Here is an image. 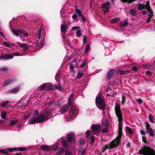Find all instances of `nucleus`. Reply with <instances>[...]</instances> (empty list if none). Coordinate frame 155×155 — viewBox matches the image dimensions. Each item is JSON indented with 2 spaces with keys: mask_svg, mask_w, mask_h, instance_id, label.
<instances>
[{
  "mask_svg": "<svg viewBox=\"0 0 155 155\" xmlns=\"http://www.w3.org/2000/svg\"><path fill=\"white\" fill-rule=\"evenodd\" d=\"M9 102V101H3L1 103V105L3 107L8 106V104Z\"/></svg>",
  "mask_w": 155,
  "mask_h": 155,
  "instance_id": "cd10ccee",
  "label": "nucleus"
},
{
  "mask_svg": "<svg viewBox=\"0 0 155 155\" xmlns=\"http://www.w3.org/2000/svg\"><path fill=\"white\" fill-rule=\"evenodd\" d=\"M136 0H121V1L123 2H127L128 3H131L135 1ZM111 1L113 2H114V0H111Z\"/></svg>",
  "mask_w": 155,
  "mask_h": 155,
  "instance_id": "5701e85b",
  "label": "nucleus"
},
{
  "mask_svg": "<svg viewBox=\"0 0 155 155\" xmlns=\"http://www.w3.org/2000/svg\"><path fill=\"white\" fill-rule=\"evenodd\" d=\"M90 48V46L88 44H87L85 46V51L86 53H87L89 51Z\"/></svg>",
  "mask_w": 155,
  "mask_h": 155,
  "instance_id": "f704fd0d",
  "label": "nucleus"
},
{
  "mask_svg": "<svg viewBox=\"0 0 155 155\" xmlns=\"http://www.w3.org/2000/svg\"><path fill=\"white\" fill-rule=\"evenodd\" d=\"M77 13L78 14L79 16L82 17V12L79 9L76 10Z\"/></svg>",
  "mask_w": 155,
  "mask_h": 155,
  "instance_id": "a19ab883",
  "label": "nucleus"
},
{
  "mask_svg": "<svg viewBox=\"0 0 155 155\" xmlns=\"http://www.w3.org/2000/svg\"><path fill=\"white\" fill-rule=\"evenodd\" d=\"M149 119L150 121L151 122H153V116L151 114H149Z\"/></svg>",
  "mask_w": 155,
  "mask_h": 155,
  "instance_id": "37998d69",
  "label": "nucleus"
},
{
  "mask_svg": "<svg viewBox=\"0 0 155 155\" xmlns=\"http://www.w3.org/2000/svg\"><path fill=\"white\" fill-rule=\"evenodd\" d=\"M80 28V27H78V26H74V27H73L72 28V30H76L77 29H78Z\"/></svg>",
  "mask_w": 155,
  "mask_h": 155,
  "instance_id": "3c124183",
  "label": "nucleus"
},
{
  "mask_svg": "<svg viewBox=\"0 0 155 155\" xmlns=\"http://www.w3.org/2000/svg\"><path fill=\"white\" fill-rule=\"evenodd\" d=\"M38 114V111L37 110H35L34 111V112L33 113V114L35 115H37Z\"/></svg>",
  "mask_w": 155,
  "mask_h": 155,
  "instance_id": "69168bd1",
  "label": "nucleus"
},
{
  "mask_svg": "<svg viewBox=\"0 0 155 155\" xmlns=\"http://www.w3.org/2000/svg\"><path fill=\"white\" fill-rule=\"evenodd\" d=\"M7 70V68L4 67H2L0 68V70L2 71H5Z\"/></svg>",
  "mask_w": 155,
  "mask_h": 155,
  "instance_id": "052dcab7",
  "label": "nucleus"
},
{
  "mask_svg": "<svg viewBox=\"0 0 155 155\" xmlns=\"http://www.w3.org/2000/svg\"><path fill=\"white\" fill-rule=\"evenodd\" d=\"M62 144L63 146L65 147H68V145L66 141L65 140H63L62 141Z\"/></svg>",
  "mask_w": 155,
  "mask_h": 155,
  "instance_id": "e433bc0d",
  "label": "nucleus"
},
{
  "mask_svg": "<svg viewBox=\"0 0 155 155\" xmlns=\"http://www.w3.org/2000/svg\"><path fill=\"white\" fill-rule=\"evenodd\" d=\"M69 108V106L67 105H64L62 106L59 111V114H63L66 112H67Z\"/></svg>",
  "mask_w": 155,
  "mask_h": 155,
  "instance_id": "1a4fd4ad",
  "label": "nucleus"
},
{
  "mask_svg": "<svg viewBox=\"0 0 155 155\" xmlns=\"http://www.w3.org/2000/svg\"><path fill=\"white\" fill-rule=\"evenodd\" d=\"M137 101H138V103L140 104H142V100L140 98H139L138 99Z\"/></svg>",
  "mask_w": 155,
  "mask_h": 155,
  "instance_id": "680f3d73",
  "label": "nucleus"
},
{
  "mask_svg": "<svg viewBox=\"0 0 155 155\" xmlns=\"http://www.w3.org/2000/svg\"><path fill=\"white\" fill-rule=\"evenodd\" d=\"M26 148L23 147H20L18 148H9L7 150L6 149H0V152L3 153L8 154V152L7 151L13 152L15 151H23L26 150Z\"/></svg>",
  "mask_w": 155,
  "mask_h": 155,
  "instance_id": "39448f33",
  "label": "nucleus"
},
{
  "mask_svg": "<svg viewBox=\"0 0 155 155\" xmlns=\"http://www.w3.org/2000/svg\"><path fill=\"white\" fill-rule=\"evenodd\" d=\"M65 155H72L71 152L69 150H66L65 151Z\"/></svg>",
  "mask_w": 155,
  "mask_h": 155,
  "instance_id": "49530a36",
  "label": "nucleus"
},
{
  "mask_svg": "<svg viewBox=\"0 0 155 155\" xmlns=\"http://www.w3.org/2000/svg\"><path fill=\"white\" fill-rule=\"evenodd\" d=\"M55 87L57 89L61 91H63L65 89L64 87H63L59 84L55 86Z\"/></svg>",
  "mask_w": 155,
  "mask_h": 155,
  "instance_id": "412c9836",
  "label": "nucleus"
},
{
  "mask_svg": "<svg viewBox=\"0 0 155 155\" xmlns=\"http://www.w3.org/2000/svg\"><path fill=\"white\" fill-rule=\"evenodd\" d=\"M11 31H12V33L15 35L16 36H18L19 35L18 34L16 31L14 29H11Z\"/></svg>",
  "mask_w": 155,
  "mask_h": 155,
  "instance_id": "473e14b6",
  "label": "nucleus"
},
{
  "mask_svg": "<svg viewBox=\"0 0 155 155\" xmlns=\"http://www.w3.org/2000/svg\"><path fill=\"white\" fill-rule=\"evenodd\" d=\"M3 43L5 46L8 47H11L13 46V45L12 44H10L8 41L4 42Z\"/></svg>",
  "mask_w": 155,
  "mask_h": 155,
  "instance_id": "a878e982",
  "label": "nucleus"
},
{
  "mask_svg": "<svg viewBox=\"0 0 155 155\" xmlns=\"http://www.w3.org/2000/svg\"><path fill=\"white\" fill-rule=\"evenodd\" d=\"M110 7V4L108 2L102 4V7L105 13L107 12Z\"/></svg>",
  "mask_w": 155,
  "mask_h": 155,
  "instance_id": "0eeeda50",
  "label": "nucleus"
},
{
  "mask_svg": "<svg viewBox=\"0 0 155 155\" xmlns=\"http://www.w3.org/2000/svg\"><path fill=\"white\" fill-rule=\"evenodd\" d=\"M77 17V15L76 14H75L74 15H73L72 16V17L73 19H74L76 18Z\"/></svg>",
  "mask_w": 155,
  "mask_h": 155,
  "instance_id": "e2e57ef3",
  "label": "nucleus"
},
{
  "mask_svg": "<svg viewBox=\"0 0 155 155\" xmlns=\"http://www.w3.org/2000/svg\"><path fill=\"white\" fill-rule=\"evenodd\" d=\"M44 28L42 26H41L37 31V34H41V32L43 30Z\"/></svg>",
  "mask_w": 155,
  "mask_h": 155,
  "instance_id": "72a5a7b5",
  "label": "nucleus"
},
{
  "mask_svg": "<svg viewBox=\"0 0 155 155\" xmlns=\"http://www.w3.org/2000/svg\"><path fill=\"white\" fill-rule=\"evenodd\" d=\"M92 134V132H90L89 130L87 131L86 132V137L88 138L89 136L90 135Z\"/></svg>",
  "mask_w": 155,
  "mask_h": 155,
  "instance_id": "c03bdc74",
  "label": "nucleus"
},
{
  "mask_svg": "<svg viewBox=\"0 0 155 155\" xmlns=\"http://www.w3.org/2000/svg\"><path fill=\"white\" fill-rule=\"evenodd\" d=\"M68 27H67L66 25L65 24H62L61 25V31L62 33V38H64L63 36V34H64L65 33L66 31L68 29Z\"/></svg>",
  "mask_w": 155,
  "mask_h": 155,
  "instance_id": "f8f14e48",
  "label": "nucleus"
},
{
  "mask_svg": "<svg viewBox=\"0 0 155 155\" xmlns=\"http://www.w3.org/2000/svg\"><path fill=\"white\" fill-rule=\"evenodd\" d=\"M2 59L5 60H7L12 59L13 58V56L11 54H7L1 56Z\"/></svg>",
  "mask_w": 155,
  "mask_h": 155,
  "instance_id": "9b49d317",
  "label": "nucleus"
},
{
  "mask_svg": "<svg viewBox=\"0 0 155 155\" xmlns=\"http://www.w3.org/2000/svg\"><path fill=\"white\" fill-rule=\"evenodd\" d=\"M82 75V73H78L77 75V78L78 79H80Z\"/></svg>",
  "mask_w": 155,
  "mask_h": 155,
  "instance_id": "de8ad7c7",
  "label": "nucleus"
},
{
  "mask_svg": "<svg viewBox=\"0 0 155 155\" xmlns=\"http://www.w3.org/2000/svg\"><path fill=\"white\" fill-rule=\"evenodd\" d=\"M17 31L19 32L21 34H22L25 32L24 30L21 28H18L17 29Z\"/></svg>",
  "mask_w": 155,
  "mask_h": 155,
  "instance_id": "79ce46f5",
  "label": "nucleus"
},
{
  "mask_svg": "<svg viewBox=\"0 0 155 155\" xmlns=\"http://www.w3.org/2000/svg\"><path fill=\"white\" fill-rule=\"evenodd\" d=\"M148 132H149L150 135L151 137H153L155 135L154 132L151 128L147 130V133H148Z\"/></svg>",
  "mask_w": 155,
  "mask_h": 155,
  "instance_id": "6ab92c4d",
  "label": "nucleus"
},
{
  "mask_svg": "<svg viewBox=\"0 0 155 155\" xmlns=\"http://www.w3.org/2000/svg\"><path fill=\"white\" fill-rule=\"evenodd\" d=\"M150 125L148 123L146 125V128L147 130H149V129L151 128L150 127Z\"/></svg>",
  "mask_w": 155,
  "mask_h": 155,
  "instance_id": "603ef678",
  "label": "nucleus"
},
{
  "mask_svg": "<svg viewBox=\"0 0 155 155\" xmlns=\"http://www.w3.org/2000/svg\"><path fill=\"white\" fill-rule=\"evenodd\" d=\"M146 4L145 5H143L142 4H139L137 6V8L139 10H142L144 9L146 7Z\"/></svg>",
  "mask_w": 155,
  "mask_h": 155,
  "instance_id": "aec40b11",
  "label": "nucleus"
},
{
  "mask_svg": "<svg viewBox=\"0 0 155 155\" xmlns=\"http://www.w3.org/2000/svg\"><path fill=\"white\" fill-rule=\"evenodd\" d=\"M114 70H110L108 72L107 74V78L108 79H110L114 74Z\"/></svg>",
  "mask_w": 155,
  "mask_h": 155,
  "instance_id": "2eb2a0df",
  "label": "nucleus"
},
{
  "mask_svg": "<svg viewBox=\"0 0 155 155\" xmlns=\"http://www.w3.org/2000/svg\"><path fill=\"white\" fill-rule=\"evenodd\" d=\"M12 81V80L10 79H8L5 81L3 84V86H6L11 83Z\"/></svg>",
  "mask_w": 155,
  "mask_h": 155,
  "instance_id": "b1692460",
  "label": "nucleus"
},
{
  "mask_svg": "<svg viewBox=\"0 0 155 155\" xmlns=\"http://www.w3.org/2000/svg\"><path fill=\"white\" fill-rule=\"evenodd\" d=\"M48 85L47 84H44L38 87L37 89L38 91H41L47 88Z\"/></svg>",
  "mask_w": 155,
  "mask_h": 155,
  "instance_id": "4468645a",
  "label": "nucleus"
},
{
  "mask_svg": "<svg viewBox=\"0 0 155 155\" xmlns=\"http://www.w3.org/2000/svg\"><path fill=\"white\" fill-rule=\"evenodd\" d=\"M6 113L5 112H3L2 113L1 117L2 118L5 119L6 117Z\"/></svg>",
  "mask_w": 155,
  "mask_h": 155,
  "instance_id": "ea45409f",
  "label": "nucleus"
},
{
  "mask_svg": "<svg viewBox=\"0 0 155 155\" xmlns=\"http://www.w3.org/2000/svg\"><path fill=\"white\" fill-rule=\"evenodd\" d=\"M128 24L127 21V19L125 20L123 24V25L124 26H127Z\"/></svg>",
  "mask_w": 155,
  "mask_h": 155,
  "instance_id": "864d4df0",
  "label": "nucleus"
},
{
  "mask_svg": "<svg viewBox=\"0 0 155 155\" xmlns=\"http://www.w3.org/2000/svg\"><path fill=\"white\" fill-rule=\"evenodd\" d=\"M126 130L130 134H131L133 133V131L129 127H127V128Z\"/></svg>",
  "mask_w": 155,
  "mask_h": 155,
  "instance_id": "09e8293b",
  "label": "nucleus"
},
{
  "mask_svg": "<svg viewBox=\"0 0 155 155\" xmlns=\"http://www.w3.org/2000/svg\"><path fill=\"white\" fill-rule=\"evenodd\" d=\"M86 150L80 148L79 149L78 153L80 155H84L86 153Z\"/></svg>",
  "mask_w": 155,
  "mask_h": 155,
  "instance_id": "a211bd4d",
  "label": "nucleus"
},
{
  "mask_svg": "<svg viewBox=\"0 0 155 155\" xmlns=\"http://www.w3.org/2000/svg\"><path fill=\"white\" fill-rule=\"evenodd\" d=\"M122 104H124V103L125 102V98L124 94L122 95Z\"/></svg>",
  "mask_w": 155,
  "mask_h": 155,
  "instance_id": "a18cd8bd",
  "label": "nucleus"
},
{
  "mask_svg": "<svg viewBox=\"0 0 155 155\" xmlns=\"http://www.w3.org/2000/svg\"><path fill=\"white\" fill-rule=\"evenodd\" d=\"M107 128L108 127H106V128L103 129L102 130V132L104 133H105L107 132L108 130Z\"/></svg>",
  "mask_w": 155,
  "mask_h": 155,
  "instance_id": "8fccbe9b",
  "label": "nucleus"
},
{
  "mask_svg": "<svg viewBox=\"0 0 155 155\" xmlns=\"http://www.w3.org/2000/svg\"><path fill=\"white\" fill-rule=\"evenodd\" d=\"M140 133L142 135H145L146 134L145 131L143 130H140Z\"/></svg>",
  "mask_w": 155,
  "mask_h": 155,
  "instance_id": "6e6d98bb",
  "label": "nucleus"
},
{
  "mask_svg": "<svg viewBox=\"0 0 155 155\" xmlns=\"http://www.w3.org/2000/svg\"><path fill=\"white\" fill-rule=\"evenodd\" d=\"M70 69L71 70H72L74 68V66H73V64H70Z\"/></svg>",
  "mask_w": 155,
  "mask_h": 155,
  "instance_id": "338daca9",
  "label": "nucleus"
},
{
  "mask_svg": "<svg viewBox=\"0 0 155 155\" xmlns=\"http://www.w3.org/2000/svg\"><path fill=\"white\" fill-rule=\"evenodd\" d=\"M17 43L19 46L22 48V50L25 51H26L29 48L28 45L26 44L21 43L20 42H18Z\"/></svg>",
  "mask_w": 155,
  "mask_h": 155,
  "instance_id": "9d476101",
  "label": "nucleus"
},
{
  "mask_svg": "<svg viewBox=\"0 0 155 155\" xmlns=\"http://www.w3.org/2000/svg\"><path fill=\"white\" fill-rule=\"evenodd\" d=\"M25 54H22V53L21 54V53H19L17 52H15L13 53L12 55L13 56V57H14V56H22V55H24Z\"/></svg>",
  "mask_w": 155,
  "mask_h": 155,
  "instance_id": "c756f323",
  "label": "nucleus"
},
{
  "mask_svg": "<svg viewBox=\"0 0 155 155\" xmlns=\"http://www.w3.org/2000/svg\"><path fill=\"white\" fill-rule=\"evenodd\" d=\"M146 9L147 10L149 13V17L148 19V21H150V19L151 18V15L153 13L151 9L149 3L148 2H147V3L146 4Z\"/></svg>",
  "mask_w": 155,
  "mask_h": 155,
  "instance_id": "423d86ee",
  "label": "nucleus"
},
{
  "mask_svg": "<svg viewBox=\"0 0 155 155\" xmlns=\"http://www.w3.org/2000/svg\"><path fill=\"white\" fill-rule=\"evenodd\" d=\"M94 133L98 135L99 132L101 129V127L98 125H93L91 127Z\"/></svg>",
  "mask_w": 155,
  "mask_h": 155,
  "instance_id": "6e6552de",
  "label": "nucleus"
},
{
  "mask_svg": "<svg viewBox=\"0 0 155 155\" xmlns=\"http://www.w3.org/2000/svg\"><path fill=\"white\" fill-rule=\"evenodd\" d=\"M74 96V93H71L68 99V103L70 104H71L72 102L73 97Z\"/></svg>",
  "mask_w": 155,
  "mask_h": 155,
  "instance_id": "f3484780",
  "label": "nucleus"
},
{
  "mask_svg": "<svg viewBox=\"0 0 155 155\" xmlns=\"http://www.w3.org/2000/svg\"><path fill=\"white\" fill-rule=\"evenodd\" d=\"M74 138V135L72 133H70L67 135V140L69 142H71L73 140Z\"/></svg>",
  "mask_w": 155,
  "mask_h": 155,
  "instance_id": "ddd939ff",
  "label": "nucleus"
},
{
  "mask_svg": "<svg viewBox=\"0 0 155 155\" xmlns=\"http://www.w3.org/2000/svg\"><path fill=\"white\" fill-rule=\"evenodd\" d=\"M94 136H91V142L90 144H91L93 143L94 142Z\"/></svg>",
  "mask_w": 155,
  "mask_h": 155,
  "instance_id": "58836bf2",
  "label": "nucleus"
},
{
  "mask_svg": "<svg viewBox=\"0 0 155 155\" xmlns=\"http://www.w3.org/2000/svg\"><path fill=\"white\" fill-rule=\"evenodd\" d=\"M139 153L143 155H155V151L150 147H144L139 151Z\"/></svg>",
  "mask_w": 155,
  "mask_h": 155,
  "instance_id": "20e7f679",
  "label": "nucleus"
},
{
  "mask_svg": "<svg viewBox=\"0 0 155 155\" xmlns=\"http://www.w3.org/2000/svg\"><path fill=\"white\" fill-rule=\"evenodd\" d=\"M120 20V18L118 17L114 18L112 19L110 21L111 23H114Z\"/></svg>",
  "mask_w": 155,
  "mask_h": 155,
  "instance_id": "c85d7f7f",
  "label": "nucleus"
},
{
  "mask_svg": "<svg viewBox=\"0 0 155 155\" xmlns=\"http://www.w3.org/2000/svg\"><path fill=\"white\" fill-rule=\"evenodd\" d=\"M20 89V88L19 87H16L15 88H14L12 89L10 91L11 92H12L13 93H17L19 91Z\"/></svg>",
  "mask_w": 155,
  "mask_h": 155,
  "instance_id": "4be33fe9",
  "label": "nucleus"
},
{
  "mask_svg": "<svg viewBox=\"0 0 155 155\" xmlns=\"http://www.w3.org/2000/svg\"><path fill=\"white\" fill-rule=\"evenodd\" d=\"M146 74L147 75H150L151 74V72L150 71H147L146 72Z\"/></svg>",
  "mask_w": 155,
  "mask_h": 155,
  "instance_id": "0e129e2a",
  "label": "nucleus"
},
{
  "mask_svg": "<svg viewBox=\"0 0 155 155\" xmlns=\"http://www.w3.org/2000/svg\"><path fill=\"white\" fill-rule=\"evenodd\" d=\"M53 110L51 111L47 109L41 114L38 116L37 117L31 118L28 121L29 124H34L36 123H39L45 121L50 118V116L52 115V112Z\"/></svg>",
  "mask_w": 155,
  "mask_h": 155,
  "instance_id": "f03ea898",
  "label": "nucleus"
},
{
  "mask_svg": "<svg viewBox=\"0 0 155 155\" xmlns=\"http://www.w3.org/2000/svg\"><path fill=\"white\" fill-rule=\"evenodd\" d=\"M115 110L116 115L117 117L119 122V130L118 131V135L117 137L113 141L110 142L108 145H106L105 147L103 148L102 150L104 152L107 149L109 148L112 149L114 147H117L120 141L122 136V125L123 118L122 114L121 111L120 104L118 103H116L115 104Z\"/></svg>",
  "mask_w": 155,
  "mask_h": 155,
  "instance_id": "f257e3e1",
  "label": "nucleus"
},
{
  "mask_svg": "<svg viewBox=\"0 0 155 155\" xmlns=\"http://www.w3.org/2000/svg\"><path fill=\"white\" fill-rule=\"evenodd\" d=\"M18 120L17 119H15L13 120H12L10 121V126H13L17 122Z\"/></svg>",
  "mask_w": 155,
  "mask_h": 155,
  "instance_id": "393cba45",
  "label": "nucleus"
},
{
  "mask_svg": "<svg viewBox=\"0 0 155 155\" xmlns=\"http://www.w3.org/2000/svg\"><path fill=\"white\" fill-rule=\"evenodd\" d=\"M41 148L42 150L46 151L49 150L51 149L50 146L47 145H42Z\"/></svg>",
  "mask_w": 155,
  "mask_h": 155,
  "instance_id": "dca6fc26",
  "label": "nucleus"
},
{
  "mask_svg": "<svg viewBox=\"0 0 155 155\" xmlns=\"http://www.w3.org/2000/svg\"><path fill=\"white\" fill-rule=\"evenodd\" d=\"M127 72H129V71H120V74H124Z\"/></svg>",
  "mask_w": 155,
  "mask_h": 155,
  "instance_id": "13d9d810",
  "label": "nucleus"
},
{
  "mask_svg": "<svg viewBox=\"0 0 155 155\" xmlns=\"http://www.w3.org/2000/svg\"><path fill=\"white\" fill-rule=\"evenodd\" d=\"M132 69L133 71L136 70L137 69V67L136 66H134L133 67Z\"/></svg>",
  "mask_w": 155,
  "mask_h": 155,
  "instance_id": "774afa93",
  "label": "nucleus"
},
{
  "mask_svg": "<svg viewBox=\"0 0 155 155\" xmlns=\"http://www.w3.org/2000/svg\"><path fill=\"white\" fill-rule=\"evenodd\" d=\"M48 88L49 90H54V87H53L51 85H49L48 87Z\"/></svg>",
  "mask_w": 155,
  "mask_h": 155,
  "instance_id": "bf43d9fd",
  "label": "nucleus"
},
{
  "mask_svg": "<svg viewBox=\"0 0 155 155\" xmlns=\"http://www.w3.org/2000/svg\"><path fill=\"white\" fill-rule=\"evenodd\" d=\"M81 17H82V18H81L82 20L84 22H86V21H87L86 18L84 17L83 16Z\"/></svg>",
  "mask_w": 155,
  "mask_h": 155,
  "instance_id": "4d7b16f0",
  "label": "nucleus"
},
{
  "mask_svg": "<svg viewBox=\"0 0 155 155\" xmlns=\"http://www.w3.org/2000/svg\"><path fill=\"white\" fill-rule=\"evenodd\" d=\"M79 143L81 145L84 144L85 143V140L83 139H81L79 141Z\"/></svg>",
  "mask_w": 155,
  "mask_h": 155,
  "instance_id": "c9c22d12",
  "label": "nucleus"
},
{
  "mask_svg": "<svg viewBox=\"0 0 155 155\" xmlns=\"http://www.w3.org/2000/svg\"><path fill=\"white\" fill-rule=\"evenodd\" d=\"M129 13L130 15L135 16L136 14V11L133 9H131Z\"/></svg>",
  "mask_w": 155,
  "mask_h": 155,
  "instance_id": "7c9ffc66",
  "label": "nucleus"
},
{
  "mask_svg": "<svg viewBox=\"0 0 155 155\" xmlns=\"http://www.w3.org/2000/svg\"><path fill=\"white\" fill-rule=\"evenodd\" d=\"M96 103L97 107L101 110H103L105 107L104 98L101 94L99 93L96 99Z\"/></svg>",
  "mask_w": 155,
  "mask_h": 155,
  "instance_id": "7ed1b4c3",
  "label": "nucleus"
},
{
  "mask_svg": "<svg viewBox=\"0 0 155 155\" xmlns=\"http://www.w3.org/2000/svg\"><path fill=\"white\" fill-rule=\"evenodd\" d=\"M64 150V149L62 147H61L58 151L56 155H61V153Z\"/></svg>",
  "mask_w": 155,
  "mask_h": 155,
  "instance_id": "2f4dec72",
  "label": "nucleus"
},
{
  "mask_svg": "<svg viewBox=\"0 0 155 155\" xmlns=\"http://www.w3.org/2000/svg\"><path fill=\"white\" fill-rule=\"evenodd\" d=\"M77 36L78 37H80L81 36V31L80 30H78L76 31Z\"/></svg>",
  "mask_w": 155,
  "mask_h": 155,
  "instance_id": "4c0bfd02",
  "label": "nucleus"
},
{
  "mask_svg": "<svg viewBox=\"0 0 155 155\" xmlns=\"http://www.w3.org/2000/svg\"><path fill=\"white\" fill-rule=\"evenodd\" d=\"M102 125L106 127H108L109 125L107 121L104 120H102Z\"/></svg>",
  "mask_w": 155,
  "mask_h": 155,
  "instance_id": "bb28decb",
  "label": "nucleus"
},
{
  "mask_svg": "<svg viewBox=\"0 0 155 155\" xmlns=\"http://www.w3.org/2000/svg\"><path fill=\"white\" fill-rule=\"evenodd\" d=\"M87 37L86 36H84L83 37V43L84 44L87 41Z\"/></svg>",
  "mask_w": 155,
  "mask_h": 155,
  "instance_id": "5fc2aeb1",
  "label": "nucleus"
}]
</instances>
